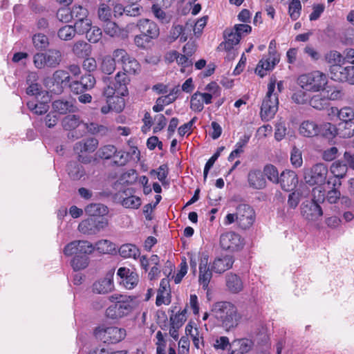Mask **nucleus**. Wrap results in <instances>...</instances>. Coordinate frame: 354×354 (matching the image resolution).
<instances>
[{
    "label": "nucleus",
    "instance_id": "8fccbe9b",
    "mask_svg": "<svg viewBox=\"0 0 354 354\" xmlns=\"http://www.w3.org/2000/svg\"><path fill=\"white\" fill-rule=\"evenodd\" d=\"M125 95L116 94L113 97H111L109 100H106V103L111 104L112 111H114L117 113L121 112L124 108V100L122 96Z\"/></svg>",
    "mask_w": 354,
    "mask_h": 354
},
{
    "label": "nucleus",
    "instance_id": "3c124183",
    "mask_svg": "<svg viewBox=\"0 0 354 354\" xmlns=\"http://www.w3.org/2000/svg\"><path fill=\"white\" fill-rule=\"evenodd\" d=\"M84 127L88 130V131L92 134L97 136H105L107 134L109 130L108 128L103 125H99L95 123H84Z\"/></svg>",
    "mask_w": 354,
    "mask_h": 354
},
{
    "label": "nucleus",
    "instance_id": "39448f33",
    "mask_svg": "<svg viewBox=\"0 0 354 354\" xmlns=\"http://www.w3.org/2000/svg\"><path fill=\"white\" fill-rule=\"evenodd\" d=\"M301 86L307 91L317 92L323 91L328 82L326 74L316 71L313 73L301 75L299 78Z\"/></svg>",
    "mask_w": 354,
    "mask_h": 354
},
{
    "label": "nucleus",
    "instance_id": "9b49d317",
    "mask_svg": "<svg viewBox=\"0 0 354 354\" xmlns=\"http://www.w3.org/2000/svg\"><path fill=\"white\" fill-rule=\"evenodd\" d=\"M193 23L187 22L185 26L174 25L169 31L168 39L173 42L179 39L180 42H185L192 35Z\"/></svg>",
    "mask_w": 354,
    "mask_h": 354
},
{
    "label": "nucleus",
    "instance_id": "473e14b6",
    "mask_svg": "<svg viewBox=\"0 0 354 354\" xmlns=\"http://www.w3.org/2000/svg\"><path fill=\"white\" fill-rule=\"evenodd\" d=\"M323 93L329 102L330 100H341L344 97V92L343 89L336 86H328L324 87Z\"/></svg>",
    "mask_w": 354,
    "mask_h": 354
},
{
    "label": "nucleus",
    "instance_id": "c03bdc74",
    "mask_svg": "<svg viewBox=\"0 0 354 354\" xmlns=\"http://www.w3.org/2000/svg\"><path fill=\"white\" fill-rule=\"evenodd\" d=\"M94 246L97 251L102 254H111L115 250V245L106 239L97 241Z\"/></svg>",
    "mask_w": 354,
    "mask_h": 354
},
{
    "label": "nucleus",
    "instance_id": "9d476101",
    "mask_svg": "<svg viewBox=\"0 0 354 354\" xmlns=\"http://www.w3.org/2000/svg\"><path fill=\"white\" fill-rule=\"evenodd\" d=\"M301 214L305 220L315 222L322 216L323 210L319 204L307 201L301 205Z\"/></svg>",
    "mask_w": 354,
    "mask_h": 354
},
{
    "label": "nucleus",
    "instance_id": "6e6552de",
    "mask_svg": "<svg viewBox=\"0 0 354 354\" xmlns=\"http://www.w3.org/2000/svg\"><path fill=\"white\" fill-rule=\"evenodd\" d=\"M330 72L333 80L354 85V65L343 66L334 64L330 66Z\"/></svg>",
    "mask_w": 354,
    "mask_h": 354
},
{
    "label": "nucleus",
    "instance_id": "0eeeda50",
    "mask_svg": "<svg viewBox=\"0 0 354 354\" xmlns=\"http://www.w3.org/2000/svg\"><path fill=\"white\" fill-rule=\"evenodd\" d=\"M108 225V221L105 218H88L83 220L78 225V230L86 235H95Z\"/></svg>",
    "mask_w": 354,
    "mask_h": 354
},
{
    "label": "nucleus",
    "instance_id": "72a5a7b5",
    "mask_svg": "<svg viewBox=\"0 0 354 354\" xmlns=\"http://www.w3.org/2000/svg\"><path fill=\"white\" fill-rule=\"evenodd\" d=\"M67 171L70 178L74 180L81 179L86 174L84 167L76 162H69L67 165Z\"/></svg>",
    "mask_w": 354,
    "mask_h": 354
},
{
    "label": "nucleus",
    "instance_id": "052dcab7",
    "mask_svg": "<svg viewBox=\"0 0 354 354\" xmlns=\"http://www.w3.org/2000/svg\"><path fill=\"white\" fill-rule=\"evenodd\" d=\"M130 55L124 49H117L113 53V59L115 63L121 64L122 66L130 58Z\"/></svg>",
    "mask_w": 354,
    "mask_h": 354
},
{
    "label": "nucleus",
    "instance_id": "2f4dec72",
    "mask_svg": "<svg viewBox=\"0 0 354 354\" xmlns=\"http://www.w3.org/2000/svg\"><path fill=\"white\" fill-rule=\"evenodd\" d=\"M52 79L53 84L59 87V91H62L63 86L70 83L71 76L68 73L64 70H57L53 73Z\"/></svg>",
    "mask_w": 354,
    "mask_h": 354
},
{
    "label": "nucleus",
    "instance_id": "79ce46f5",
    "mask_svg": "<svg viewBox=\"0 0 354 354\" xmlns=\"http://www.w3.org/2000/svg\"><path fill=\"white\" fill-rule=\"evenodd\" d=\"M341 185V181L337 182L335 180L333 183V188L328 191L325 196V200H326L328 203L335 204L340 199L341 193L335 187L337 185L340 186Z\"/></svg>",
    "mask_w": 354,
    "mask_h": 354
},
{
    "label": "nucleus",
    "instance_id": "603ef678",
    "mask_svg": "<svg viewBox=\"0 0 354 354\" xmlns=\"http://www.w3.org/2000/svg\"><path fill=\"white\" fill-rule=\"evenodd\" d=\"M75 28L79 34L86 33L92 27V21L88 17L86 19H79L75 23Z\"/></svg>",
    "mask_w": 354,
    "mask_h": 354
},
{
    "label": "nucleus",
    "instance_id": "412c9836",
    "mask_svg": "<svg viewBox=\"0 0 354 354\" xmlns=\"http://www.w3.org/2000/svg\"><path fill=\"white\" fill-rule=\"evenodd\" d=\"M212 102L210 95L196 91L191 96L190 109L194 112L198 113L203 110L204 104H209Z\"/></svg>",
    "mask_w": 354,
    "mask_h": 354
},
{
    "label": "nucleus",
    "instance_id": "f257e3e1",
    "mask_svg": "<svg viewBox=\"0 0 354 354\" xmlns=\"http://www.w3.org/2000/svg\"><path fill=\"white\" fill-rule=\"evenodd\" d=\"M255 213L252 207L246 204L239 205L234 214H227L224 219V224L229 225L236 223L241 229L250 228L254 222Z\"/></svg>",
    "mask_w": 354,
    "mask_h": 354
},
{
    "label": "nucleus",
    "instance_id": "bf43d9fd",
    "mask_svg": "<svg viewBox=\"0 0 354 354\" xmlns=\"http://www.w3.org/2000/svg\"><path fill=\"white\" fill-rule=\"evenodd\" d=\"M290 162L292 166L295 168H299L302 165L303 159L301 151L296 147H294L292 149L290 153Z\"/></svg>",
    "mask_w": 354,
    "mask_h": 354
},
{
    "label": "nucleus",
    "instance_id": "20e7f679",
    "mask_svg": "<svg viewBox=\"0 0 354 354\" xmlns=\"http://www.w3.org/2000/svg\"><path fill=\"white\" fill-rule=\"evenodd\" d=\"M279 99L274 92V83H269L268 91L261 106V117L263 120L269 121L274 118L278 110Z\"/></svg>",
    "mask_w": 354,
    "mask_h": 354
},
{
    "label": "nucleus",
    "instance_id": "c9c22d12",
    "mask_svg": "<svg viewBox=\"0 0 354 354\" xmlns=\"http://www.w3.org/2000/svg\"><path fill=\"white\" fill-rule=\"evenodd\" d=\"M72 51L78 57H84L91 54V45L84 41H77L72 48Z\"/></svg>",
    "mask_w": 354,
    "mask_h": 354
},
{
    "label": "nucleus",
    "instance_id": "ddd939ff",
    "mask_svg": "<svg viewBox=\"0 0 354 354\" xmlns=\"http://www.w3.org/2000/svg\"><path fill=\"white\" fill-rule=\"evenodd\" d=\"M114 271L110 270L104 278H102L93 284V291L97 294H106L112 291L113 284Z\"/></svg>",
    "mask_w": 354,
    "mask_h": 354
},
{
    "label": "nucleus",
    "instance_id": "f704fd0d",
    "mask_svg": "<svg viewBox=\"0 0 354 354\" xmlns=\"http://www.w3.org/2000/svg\"><path fill=\"white\" fill-rule=\"evenodd\" d=\"M309 103L312 107L317 110H323L327 109L330 104L323 91L314 95L310 98Z\"/></svg>",
    "mask_w": 354,
    "mask_h": 354
},
{
    "label": "nucleus",
    "instance_id": "de8ad7c7",
    "mask_svg": "<svg viewBox=\"0 0 354 354\" xmlns=\"http://www.w3.org/2000/svg\"><path fill=\"white\" fill-rule=\"evenodd\" d=\"M75 26L66 25L59 29L57 35L60 39L64 41L71 40L75 35Z\"/></svg>",
    "mask_w": 354,
    "mask_h": 354
},
{
    "label": "nucleus",
    "instance_id": "4468645a",
    "mask_svg": "<svg viewBox=\"0 0 354 354\" xmlns=\"http://www.w3.org/2000/svg\"><path fill=\"white\" fill-rule=\"evenodd\" d=\"M137 26L140 32L151 40L158 37L160 30L154 21L148 19H142L139 20Z\"/></svg>",
    "mask_w": 354,
    "mask_h": 354
},
{
    "label": "nucleus",
    "instance_id": "1a4fd4ad",
    "mask_svg": "<svg viewBox=\"0 0 354 354\" xmlns=\"http://www.w3.org/2000/svg\"><path fill=\"white\" fill-rule=\"evenodd\" d=\"M220 245L222 249L230 252H237L243 247V240L234 232H227L220 236Z\"/></svg>",
    "mask_w": 354,
    "mask_h": 354
},
{
    "label": "nucleus",
    "instance_id": "a878e982",
    "mask_svg": "<svg viewBox=\"0 0 354 354\" xmlns=\"http://www.w3.org/2000/svg\"><path fill=\"white\" fill-rule=\"evenodd\" d=\"M98 144V140L95 138H91L84 139L75 144L74 151L77 154L84 153H93L96 150Z\"/></svg>",
    "mask_w": 354,
    "mask_h": 354
},
{
    "label": "nucleus",
    "instance_id": "7c9ffc66",
    "mask_svg": "<svg viewBox=\"0 0 354 354\" xmlns=\"http://www.w3.org/2000/svg\"><path fill=\"white\" fill-rule=\"evenodd\" d=\"M110 299L113 302H115V308L118 310H129L134 308L133 301L130 297L122 295H113L111 296Z\"/></svg>",
    "mask_w": 354,
    "mask_h": 354
},
{
    "label": "nucleus",
    "instance_id": "680f3d73",
    "mask_svg": "<svg viewBox=\"0 0 354 354\" xmlns=\"http://www.w3.org/2000/svg\"><path fill=\"white\" fill-rule=\"evenodd\" d=\"M321 128V132L323 136L330 139L335 136L337 133V129L335 126L331 123H325L322 126H319Z\"/></svg>",
    "mask_w": 354,
    "mask_h": 354
},
{
    "label": "nucleus",
    "instance_id": "37998d69",
    "mask_svg": "<svg viewBox=\"0 0 354 354\" xmlns=\"http://www.w3.org/2000/svg\"><path fill=\"white\" fill-rule=\"evenodd\" d=\"M34 47L37 50H44L49 46L48 37L41 33L35 34L32 37Z\"/></svg>",
    "mask_w": 354,
    "mask_h": 354
},
{
    "label": "nucleus",
    "instance_id": "a19ab883",
    "mask_svg": "<svg viewBox=\"0 0 354 354\" xmlns=\"http://www.w3.org/2000/svg\"><path fill=\"white\" fill-rule=\"evenodd\" d=\"M151 12L155 17L160 23L168 24L170 22L171 17L158 4H153L151 6Z\"/></svg>",
    "mask_w": 354,
    "mask_h": 354
},
{
    "label": "nucleus",
    "instance_id": "aec40b11",
    "mask_svg": "<svg viewBox=\"0 0 354 354\" xmlns=\"http://www.w3.org/2000/svg\"><path fill=\"white\" fill-rule=\"evenodd\" d=\"M280 57H273L268 55L263 57L258 63L255 72L260 77H263L267 73L272 71L274 66L279 62Z\"/></svg>",
    "mask_w": 354,
    "mask_h": 354
},
{
    "label": "nucleus",
    "instance_id": "a18cd8bd",
    "mask_svg": "<svg viewBox=\"0 0 354 354\" xmlns=\"http://www.w3.org/2000/svg\"><path fill=\"white\" fill-rule=\"evenodd\" d=\"M330 169L335 177L342 178L347 172V165L340 161H335L332 164Z\"/></svg>",
    "mask_w": 354,
    "mask_h": 354
},
{
    "label": "nucleus",
    "instance_id": "58836bf2",
    "mask_svg": "<svg viewBox=\"0 0 354 354\" xmlns=\"http://www.w3.org/2000/svg\"><path fill=\"white\" fill-rule=\"evenodd\" d=\"M89 264V258L86 255H75L71 261V265L75 271L85 269Z\"/></svg>",
    "mask_w": 354,
    "mask_h": 354
},
{
    "label": "nucleus",
    "instance_id": "b1692460",
    "mask_svg": "<svg viewBox=\"0 0 354 354\" xmlns=\"http://www.w3.org/2000/svg\"><path fill=\"white\" fill-rule=\"evenodd\" d=\"M338 118L344 122H346L350 132L344 136L352 135L354 132V109L348 106H346L340 109L337 112Z\"/></svg>",
    "mask_w": 354,
    "mask_h": 354
},
{
    "label": "nucleus",
    "instance_id": "423d86ee",
    "mask_svg": "<svg viewBox=\"0 0 354 354\" xmlns=\"http://www.w3.org/2000/svg\"><path fill=\"white\" fill-rule=\"evenodd\" d=\"M96 337L104 343L115 344L122 340L126 336L124 329L117 327H108L106 328L99 327L95 329Z\"/></svg>",
    "mask_w": 354,
    "mask_h": 354
},
{
    "label": "nucleus",
    "instance_id": "338daca9",
    "mask_svg": "<svg viewBox=\"0 0 354 354\" xmlns=\"http://www.w3.org/2000/svg\"><path fill=\"white\" fill-rule=\"evenodd\" d=\"M72 19L79 21V19H86L88 17V12L87 9L81 6H74L71 10Z\"/></svg>",
    "mask_w": 354,
    "mask_h": 354
},
{
    "label": "nucleus",
    "instance_id": "69168bd1",
    "mask_svg": "<svg viewBox=\"0 0 354 354\" xmlns=\"http://www.w3.org/2000/svg\"><path fill=\"white\" fill-rule=\"evenodd\" d=\"M113 163L118 166H124L129 161V153L124 151H118L116 149V153L113 156Z\"/></svg>",
    "mask_w": 354,
    "mask_h": 354
},
{
    "label": "nucleus",
    "instance_id": "a211bd4d",
    "mask_svg": "<svg viewBox=\"0 0 354 354\" xmlns=\"http://www.w3.org/2000/svg\"><path fill=\"white\" fill-rule=\"evenodd\" d=\"M248 185L254 189H262L266 187V178L261 170L254 169L249 171L247 176Z\"/></svg>",
    "mask_w": 354,
    "mask_h": 354
},
{
    "label": "nucleus",
    "instance_id": "6ab92c4d",
    "mask_svg": "<svg viewBox=\"0 0 354 354\" xmlns=\"http://www.w3.org/2000/svg\"><path fill=\"white\" fill-rule=\"evenodd\" d=\"M279 183L285 191L292 190L298 183V178L296 173L291 170H285L279 176Z\"/></svg>",
    "mask_w": 354,
    "mask_h": 354
},
{
    "label": "nucleus",
    "instance_id": "864d4df0",
    "mask_svg": "<svg viewBox=\"0 0 354 354\" xmlns=\"http://www.w3.org/2000/svg\"><path fill=\"white\" fill-rule=\"evenodd\" d=\"M116 153V147L112 145H107L102 147L97 151V155L102 159H110Z\"/></svg>",
    "mask_w": 354,
    "mask_h": 354
},
{
    "label": "nucleus",
    "instance_id": "5fc2aeb1",
    "mask_svg": "<svg viewBox=\"0 0 354 354\" xmlns=\"http://www.w3.org/2000/svg\"><path fill=\"white\" fill-rule=\"evenodd\" d=\"M187 311H178L176 314L172 313L170 316V325L175 328H180L186 321Z\"/></svg>",
    "mask_w": 354,
    "mask_h": 354
},
{
    "label": "nucleus",
    "instance_id": "ea45409f",
    "mask_svg": "<svg viewBox=\"0 0 354 354\" xmlns=\"http://www.w3.org/2000/svg\"><path fill=\"white\" fill-rule=\"evenodd\" d=\"M263 176H266L268 180L272 183L278 184L279 183V171L277 168L271 164H267L263 167Z\"/></svg>",
    "mask_w": 354,
    "mask_h": 354
},
{
    "label": "nucleus",
    "instance_id": "13d9d810",
    "mask_svg": "<svg viewBox=\"0 0 354 354\" xmlns=\"http://www.w3.org/2000/svg\"><path fill=\"white\" fill-rule=\"evenodd\" d=\"M102 71L106 74H111L115 69V63L110 56H106L103 58L101 64Z\"/></svg>",
    "mask_w": 354,
    "mask_h": 354
},
{
    "label": "nucleus",
    "instance_id": "e2e57ef3",
    "mask_svg": "<svg viewBox=\"0 0 354 354\" xmlns=\"http://www.w3.org/2000/svg\"><path fill=\"white\" fill-rule=\"evenodd\" d=\"M321 186L322 185H317V187L313 189V198L310 201L319 204L320 203H323L325 201L326 193L324 189Z\"/></svg>",
    "mask_w": 354,
    "mask_h": 354
},
{
    "label": "nucleus",
    "instance_id": "09e8293b",
    "mask_svg": "<svg viewBox=\"0 0 354 354\" xmlns=\"http://www.w3.org/2000/svg\"><path fill=\"white\" fill-rule=\"evenodd\" d=\"M62 126L64 129L71 131L80 124V118L75 115H68L62 120Z\"/></svg>",
    "mask_w": 354,
    "mask_h": 354
},
{
    "label": "nucleus",
    "instance_id": "f03ea898",
    "mask_svg": "<svg viewBox=\"0 0 354 354\" xmlns=\"http://www.w3.org/2000/svg\"><path fill=\"white\" fill-rule=\"evenodd\" d=\"M328 174V167L324 163H316L309 167L303 169V176L305 183L310 186L323 185L327 182Z\"/></svg>",
    "mask_w": 354,
    "mask_h": 354
},
{
    "label": "nucleus",
    "instance_id": "5701e85b",
    "mask_svg": "<svg viewBox=\"0 0 354 354\" xmlns=\"http://www.w3.org/2000/svg\"><path fill=\"white\" fill-rule=\"evenodd\" d=\"M234 262V257L231 255H225L218 257L214 261L212 265V270L216 273L221 274L230 269Z\"/></svg>",
    "mask_w": 354,
    "mask_h": 354
},
{
    "label": "nucleus",
    "instance_id": "49530a36",
    "mask_svg": "<svg viewBox=\"0 0 354 354\" xmlns=\"http://www.w3.org/2000/svg\"><path fill=\"white\" fill-rule=\"evenodd\" d=\"M27 106L30 111L37 115L44 114L49 109V106L46 103L36 102L35 101L28 102Z\"/></svg>",
    "mask_w": 354,
    "mask_h": 354
},
{
    "label": "nucleus",
    "instance_id": "cd10ccee",
    "mask_svg": "<svg viewBox=\"0 0 354 354\" xmlns=\"http://www.w3.org/2000/svg\"><path fill=\"white\" fill-rule=\"evenodd\" d=\"M130 190H126L123 192L121 196V204L125 208L138 209L141 204V199L140 197L131 195Z\"/></svg>",
    "mask_w": 354,
    "mask_h": 354
},
{
    "label": "nucleus",
    "instance_id": "f3484780",
    "mask_svg": "<svg viewBox=\"0 0 354 354\" xmlns=\"http://www.w3.org/2000/svg\"><path fill=\"white\" fill-rule=\"evenodd\" d=\"M252 339L241 338L234 340L230 344V354H246L254 347Z\"/></svg>",
    "mask_w": 354,
    "mask_h": 354
},
{
    "label": "nucleus",
    "instance_id": "c85d7f7f",
    "mask_svg": "<svg viewBox=\"0 0 354 354\" xmlns=\"http://www.w3.org/2000/svg\"><path fill=\"white\" fill-rule=\"evenodd\" d=\"M84 211L92 218H103L108 212L107 207L101 203L89 204L84 208Z\"/></svg>",
    "mask_w": 354,
    "mask_h": 354
},
{
    "label": "nucleus",
    "instance_id": "bb28decb",
    "mask_svg": "<svg viewBox=\"0 0 354 354\" xmlns=\"http://www.w3.org/2000/svg\"><path fill=\"white\" fill-rule=\"evenodd\" d=\"M225 283L228 291L234 294L239 293L243 289V283L236 274L228 273L225 277Z\"/></svg>",
    "mask_w": 354,
    "mask_h": 354
},
{
    "label": "nucleus",
    "instance_id": "4c0bfd02",
    "mask_svg": "<svg viewBox=\"0 0 354 354\" xmlns=\"http://www.w3.org/2000/svg\"><path fill=\"white\" fill-rule=\"evenodd\" d=\"M119 254L124 258L136 259L140 256V250L133 244L127 243L120 246L119 248Z\"/></svg>",
    "mask_w": 354,
    "mask_h": 354
},
{
    "label": "nucleus",
    "instance_id": "6e6d98bb",
    "mask_svg": "<svg viewBox=\"0 0 354 354\" xmlns=\"http://www.w3.org/2000/svg\"><path fill=\"white\" fill-rule=\"evenodd\" d=\"M301 10V4L299 0H292L289 4L288 13L292 20H297Z\"/></svg>",
    "mask_w": 354,
    "mask_h": 354
},
{
    "label": "nucleus",
    "instance_id": "0e129e2a",
    "mask_svg": "<svg viewBox=\"0 0 354 354\" xmlns=\"http://www.w3.org/2000/svg\"><path fill=\"white\" fill-rule=\"evenodd\" d=\"M139 281V277L137 273L131 272L126 278L122 279L124 286L129 290L134 288Z\"/></svg>",
    "mask_w": 354,
    "mask_h": 354
},
{
    "label": "nucleus",
    "instance_id": "c756f323",
    "mask_svg": "<svg viewBox=\"0 0 354 354\" xmlns=\"http://www.w3.org/2000/svg\"><path fill=\"white\" fill-rule=\"evenodd\" d=\"M52 106L54 111L59 114H66L75 110L72 101L63 99L54 101Z\"/></svg>",
    "mask_w": 354,
    "mask_h": 354
},
{
    "label": "nucleus",
    "instance_id": "393cba45",
    "mask_svg": "<svg viewBox=\"0 0 354 354\" xmlns=\"http://www.w3.org/2000/svg\"><path fill=\"white\" fill-rule=\"evenodd\" d=\"M321 132L320 127L313 120L303 121L299 128V133L304 137L313 138Z\"/></svg>",
    "mask_w": 354,
    "mask_h": 354
},
{
    "label": "nucleus",
    "instance_id": "774afa93",
    "mask_svg": "<svg viewBox=\"0 0 354 354\" xmlns=\"http://www.w3.org/2000/svg\"><path fill=\"white\" fill-rule=\"evenodd\" d=\"M287 132V128L284 121L279 120L275 124L274 138L277 141L283 140Z\"/></svg>",
    "mask_w": 354,
    "mask_h": 354
},
{
    "label": "nucleus",
    "instance_id": "2eb2a0df",
    "mask_svg": "<svg viewBox=\"0 0 354 354\" xmlns=\"http://www.w3.org/2000/svg\"><path fill=\"white\" fill-rule=\"evenodd\" d=\"M216 317L221 319L223 326L229 330L236 326L241 319L239 311H217Z\"/></svg>",
    "mask_w": 354,
    "mask_h": 354
},
{
    "label": "nucleus",
    "instance_id": "f8f14e48",
    "mask_svg": "<svg viewBox=\"0 0 354 354\" xmlns=\"http://www.w3.org/2000/svg\"><path fill=\"white\" fill-rule=\"evenodd\" d=\"M95 84V79L91 74H86L81 77L79 81H73L69 84L73 93L81 94L86 91L91 90Z\"/></svg>",
    "mask_w": 354,
    "mask_h": 354
},
{
    "label": "nucleus",
    "instance_id": "dca6fc26",
    "mask_svg": "<svg viewBox=\"0 0 354 354\" xmlns=\"http://www.w3.org/2000/svg\"><path fill=\"white\" fill-rule=\"evenodd\" d=\"M212 269L208 265V256L203 254L199 263V283L204 289H207L212 279Z\"/></svg>",
    "mask_w": 354,
    "mask_h": 354
},
{
    "label": "nucleus",
    "instance_id": "7ed1b4c3",
    "mask_svg": "<svg viewBox=\"0 0 354 354\" xmlns=\"http://www.w3.org/2000/svg\"><path fill=\"white\" fill-rule=\"evenodd\" d=\"M62 60V52L55 48L37 53L32 57L33 64L37 69L55 68L59 66Z\"/></svg>",
    "mask_w": 354,
    "mask_h": 354
},
{
    "label": "nucleus",
    "instance_id": "4d7b16f0",
    "mask_svg": "<svg viewBox=\"0 0 354 354\" xmlns=\"http://www.w3.org/2000/svg\"><path fill=\"white\" fill-rule=\"evenodd\" d=\"M122 68L125 73L136 74L140 70V64L135 58L131 56L128 61L122 65Z\"/></svg>",
    "mask_w": 354,
    "mask_h": 354
},
{
    "label": "nucleus",
    "instance_id": "e433bc0d",
    "mask_svg": "<svg viewBox=\"0 0 354 354\" xmlns=\"http://www.w3.org/2000/svg\"><path fill=\"white\" fill-rule=\"evenodd\" d=\"M127 73L125 72H118L115 77V82L114 84L118 86V94H127L128 90L127 84H128L129 80L127 75Z\"/></svg>",
    "mask_w": 354,
    "mask_h": 354
},
{
    "label": "nucleus",
    "instance_id": "4be33fe9",
    "mask_svg": "<svg viewBox=\"0 0 354 354\" xmlns=\"http://www.w3.org/2000/svg\"><path fill=\"white\" fill-rule=\"evenodd\" d=\"M225 41L222 42L218 47L220 50H231L234 46L238 44L241 40L239 35L233 29H226L224 31Z\"/></svg>",
    "mask_w": 354,
    "mask_h": 354
}]
</instances>
